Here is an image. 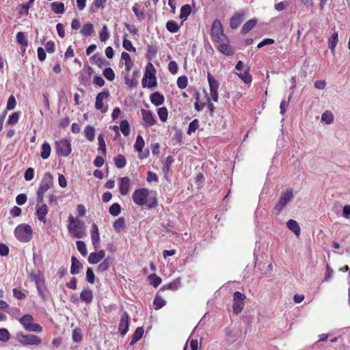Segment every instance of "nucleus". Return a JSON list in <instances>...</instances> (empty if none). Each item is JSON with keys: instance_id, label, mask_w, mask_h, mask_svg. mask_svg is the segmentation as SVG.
<instances>
[{"instance_id": "f257e3e1", "label": "nucleus", "mask_w": 350, "mask_h": 350, "mask_svg": "<svg viewBox=\"0 0 350 350\" xmlns=\"http://www.w3.org/2000/svg\"><path fill=\"white\" fill-rule=\"evenodd\" d=\"M149 193L150 191L146 188L136 189L132 195V199L138 206L146 205L148 208H155L158 204L157 199L156 197L148 198Z\"/></svg>"}, {"instance_id": "f03ea898", "label": "nucleus", "mask_w": 350, "mask_h": 350, "mask_svg": "<svg viewBox=\"0 0 350 350\" xmlns=\"http://www.w3.org/2000/svg\"><path fill=\"white\" fill-rule=\"evenodd\" d=\"M53 187V176L49 173L46 172L44 174L40 183L39 185L38 189L37 191V202L42 203L44 202V193Z\"/></svg>"}, {"instance_id": "7ed1b4c3", "label": "nucleus", "mask_w": 350, "mask_h": 350, "mask_svg": "<svg viewBox=\"0 0 350 350\" xmlns=\"http://www.w3.org/2000/svg\"><path fill=\"white\" fill-rule=\"evenodd\" d=\"M68 222V230L74 237L81 239L85 236V227L82 222L72 215L69 216Z\"/></svg>"}, {"instance_id": "20e7f679", "label": "nucleus", "mask_w": 350, "mask_h": 350, "mask_svg": "<svg viewBox=\"0 0 350 350\" xmlns=\"http://www.w3.org/2000/svg\"><path fill=\"white\" fill-rule=\"evenodd\" d=\"M14 235L19 241L27 243L32 239L33 230L29 224H19L14 230Z\"/></svg>"}, {"instance_id": "39448f33", "label": "nucleus", "mask_w": 350, "mask_h": 350, "mask_svg": "<svg viewBox=\"0 0 350 350\" xmlns=\"http://www.w3.org/2000/svg\"><path fill=\"white\" fill-rule=\"evenodd\" d=\"M211 36L212 41L214 42L227 41V37L224 33L221 23L217 19L215 20L213 23Z\"/></svg>"}, {"instance_id": "423d86ee", "label": "nucleus", "mask_w": 350, "mask_h": 350, "mask_svg": "<svg viewBox=\"0 0 350 350\" xmlns=\"http://www.w3.org/2000/svg\"><path fill=\"white\" fill-rule=\"evenodd\" d=\"M16 339L23 346H37L42 342V340L39 336L29 334H25L22 332L16 334Z\"/></svg>"}, {"instance_id": "0eeeda50", "label": "nucleus", "mask_w": 350, "mask_h": 350, "mask_svg": "<svg viewBox=\"0 0 350 350\" xmlns=\"http://www.w3.org/2000/svg\"><path fill=\"white\" fill-rule=\"evenodd\" d=\"M294 198L293 191L292 189H286L284 191L278 202L274 206L275 214H280L286 204L290 202Z\"/></svg>"}, {"instance_id": "6e6552de", "label": "nucleus", "mask_w": 350, "mask_h": 350, "mask_svg": "<svg viewBox=\"0 0 350 350\" xmlns=\"http://www.w3.org/2000/svg\"><path fill=\"white\" fill-rule=\"evenodd\" d=\"M143 87L154 88L157 85V80L155 77V69L151 63H148L146 66V72L142 79Z\"/></svg>"}, {"instance_id": "1a4fd4ad", "label": "nucleus", "mask_w": 350, "mask_h": 350, "mask_svg": "<svg viewBox=\"0 0 350 350\" xmlns=\"http://www.w3.org/2000/svg\"><path fill=\"white\" fill-rule=\"evenodd\" d=\"M55 148L57 154L61 157H67L72 151L70 142L65 139L56 142Z\"/></svg>"}, {"instance_id": "9d476101", "label": "nucleus", "mask_w": 350, "mask_h": 350, "mask_svg": "<svg viewBox=\"0 0 350 350\" xmlns=\"http://www.w3.org/2000/svg\"><path fill=\"white\" fill-rule=\"evenodd\" d=\"M246 296L239 291H235L233 295V312L235 314L240 313L244 306V301Z\"/></svg>"}, {"instance_id": "9b49d317", "label": "nucleus", "mask_w": 350, "mask_h": 350, "mask_svg": "<svg viewBox=\"0 0 350 350\" xmlns=\"http://www.w3.org/2000/svg\"><path fill=\"white\" fill-rule=\"evenodd\" d=\"M109 92H102L97 94L96 97L95 108L100 111L102 113H105L108 110V106L104 105V100L109 98Z\"/></svg>"}, {"instance_id": "f8f14e48", "label": "nucleus", "mask_w": 350, "mask_h": 350, "mask_svg": "<svg viewBox=\"0 0 350 350\" xmlns=\"http://www.w3.org/2000/svg\"><path fill=\"white\" fill-rule=\"evenodd\" d=\"M207 79L209 85L211 97L213 101L217 102L218 100L219 83L209 72L208 73Z\"/></svg>"}, {"instance_id": "ddd939ff", "label": "nucleus", "mask_w": 350, "mask_h": 350, "mask_svg": "<svg viewBox=\"0 0 350 350\" xmlns=\"http://www.w3.org/2000/svg\"><path fill=\"white\" fill-rule=\"evenodd\" d=\"M130 317L127 312L124 311L120 317L118 330L122 336H124L129 331Z\"/></svg>"}, {"instance_id": "4468645a", "label": "nucleus", "mask_w": 350, "mask_h": 350, "mask_svg": "<svg viewBox=\"0 0 350 350\" xmlns=\"http://www.w3.org/2000/svg\"><path fill=\"white\" fill-rule=\"evenodd\" d=\"M119 191L121 195L126 196L131 187V180L129 177H120L118 178Z\"/></svg>"}, {"instance_id": "2eb2a0df", "label": "nucleus", "mask_w": 350, "mask_h": 350, "mask_svg": "<svg viewBox=\"0 0 350 350\" xmlns=\"http://www.w3.org/2000/svg\"><path fill=\"white\" fill-rule=\"evenodd\" d=\"M36 215L38 219L44 223L46 222V215L49 212V208L46 204L38 203L37 202V204L36 206Z\"/></svg>"}, {"instance_id": "dca6fc26", "label": "nucleus", "mask_w": 350, "mask_h": 350, "mask_svg": "<svg viewBox=\"0 0 350 350\" xmlns=\"http://www.w3.org/2000/svg\"><path fill=\"white\" fill-rule=\"evenodd\" d=\"M141 113L142 115L143 120L145 126H152L156 123L153 113L151 111L142 109Z\"/></svg>"}, {"instance_id": "f3484780", "label": "nucleus", "mask_w": 350, "mask_h": 350, "mask_svg": "<svg viewBox=\"0 0 350 350\" xmlns=\"http://www.w3.org/2000/svg\"><path fill=\"white\" fill-rule=\"evenodd\" d=\"M91 239L94 249L97 250L99 247L100 234L98 228L95 224H93L91 227Z\"/></svg>"}, {"instance_id": "a211bd4d", "label": "nucleus", "mask_w": 350, "mask_h": 350, "mask_svg": "<svg viewBox=\"0 0 350 350\" xmlns=\"http://www.w3.org/2000/svg\"><path fill=\"white\" fill-rule=\"evenodd\" d=\"M105 256V252L103 250H99L98 252H92L88 256V262L90 264H97L104 259Z\"/></svg>"}, {"instance_id": "6ab92c4d", "label": "nucleus", "mask_w": 350, "mask_h": 350, "mask_svg": "<svg viewBox=\"0 0 350 350\" xmlns=\"http://www.w3.org/2000/svg\"><path fill=\"white\" fill-rule=\"evenodd\" d=\"M244 16V13L237 12L231 18L230 25L232 29H237L242 23Z\"/></svg>"}, {"instance_id": "aec40b11", "label": "nucleus", "mask_w": 350, "mask_h": 350, "mask_svg": "<svg viewBox=\"0 0 350 350\" xmlns=\"http://www.w3.org/2000/svg\"><path fill=\"white\" fill-rule=\"evenodd\" d=\"M219 45L217 46L218 50L226 55H232L234 53V51L228 44V40L222 42H217Z\"/></svg>"}, {"instance_id": "412c9836", "label": "nucleus", "mask_w": 350, "mask_h": 350, "mask_svg": "<svg viewBox=\"0 0 350 350\" xmlns=\"http://www.w3.org/2000/svg\"><path fill=\"white\" fill-rule=\"evenodd\" d=\"M150 102L155 106H160L165 101L164 96L158 92L152 93L150 96Z\"/></svg>"}, {"instance_id": "4be33fe9", "label": "nucleus", "mask_w": 350, "mask_h": 350, "mask_svg": "<svg viewBox=\"0 0 350 350\" xmlns=\"http://www.w3.org/2000/svg\"><path fill=\"white\" fill-rule=\"evenodd\" d=\"M80 299L86 304H90L93 300V293L90 289H84L80 293Z\"/></svg>"}, {"instance_id": "5701e85b", "label": "nucleus", "mask_w": 350, "mask_h": 350, "mask_svg": "<svg viewBox=\"0 0 350 350\" xmlns=\"http://www.w3.org/2000/svg\"><path fill=\"white\" fill-rule=\"evenodd\" d=\"M72 265L70 267V273L72 275H77L79 273L80 269L82 267V264L75 257L71 258Z\"/></svg>"}, {"instance_id": "b1692460", "label": "nucleus", "mask_w": 350, "mask_h": 350, "mask_svg": "<svg viewBox=\"0 0 350 350\" xmlns=\"http://www.w3.org/2000/svg\"><path fill=\"white\" fill-rule=\"evenodd\" d=\"M121 58L125 62L126 70L129 72L133 66V62L132 61L130 55L126 52H122L121 54Z\"/></svg>"}, {"instance_id": "393cba45", "label": "nucleus", "mask_w": 350, "mask_h": 350, "mask_svg": "<svg viewBox=\"0 0 350 350\" xmlns=\"http://www.w3.org/2000/svg\"><path fill=\"white\" fill-rule=\"evenodd\" d=\"M287 228L293 231L297 236L300 234V227L298 223L294 219H289L286 223Z\"/></svg>"}, {"instance_id": "a878e982", "label": "nucleus", "mask_w": 350, "mask_h": 350, "mask_svg": "<svg viewBox=\"0 0 350 350\" xmlns=\"http://www.w3.org/2000/svg\"><path fill=\"white\" fill-rule=\"evenodd\" d=\"M144 334V329L142 327H138L133 334L132 335V339L130 342V345H133L137 341H139L143 336Z\"/></svg>"}, {"instance_id": "bb28decb", "label": "nucleus", "mask_w": 350, "mask_h": 350, "mask_svg": "<svg viewBox=\"0 0 350 350\" xmlns=\"http://www.w3.org/2000/svg\"><path fill=\"white\" fill-rule=\"evenodd\" d=\"M51 8L55 14H63L65 11L64 4L62 2H53L51 4Z\"/></svg>"}, {"instance_id": "cd10ccee", "label": "nucleus", "mask_w": 350, "mask_h": 350, "mask_svg": "<svg viewBox=\"0 0 350 350\" xmlns=\"http://www.w3.org/2000/svg\"><path fill=\"white\" fill-rule=\"evenodd\" d=\"M84 135L90 142H93L95 138V129L92 126L88 125L84 129Z\"/></svg>"}, {"instance_id": "c85d7f7f", "label": "nucleus", "mask_w": 350, "mask_h": 350, "mask_svg": "<svg viewBox=\"0 0 350 350\" xmlns=\"http://www.w3.org/2000/svg\"><path fill=\"white\" fill-rule=\"evenodd\" d=\"M191 12V8L189 5L186 4L183 5L180 9V18L183 21L187 20Z\"/></svg>"}, {"instance_id": "c756f323", "label": "nucleus", "mask_w": 350, "mask_h": 350, "mask_svg": "<svg viewBox=\"0 0 350 350\" xmlns=\"http://www.w3.org/2000/svg\"><path fill=\"white\" fill-rule=\"evenodd\" d=\"M94 32V26L90 23H87L82 27V29L81 30V33L83 36H89L92 34Z\"/></svg>"}, {"instance_id": "7c9ffc66", "label": "nucleus", "mask_w": 350, "mask_h": 350, "mask_svg": "<svg viewBox=\"0 0 350 350\" xmlns=\"http://www.w3.org/2000/svg\"><path fill=\"white\" fill-rule=\"evenodd\" d=\"M51 146L46 142H44L42 145V151L40 156L43 159H46L49 157L51 154Z\"/></svg>"}, {"instance_id": "2f4dec72", "label": "nucleus", "mask_w": 350, "mask_h": 350, "mask_svg": "<svg viewBox=\"0 0 350 350\" xmlns=\"http://www.w3.org/2000/svg\"><path fill=\"white\" fill-rule=\"evenodd\" d=\"M180 26L174 21H168L166 23V29L170 33H176L179 31Z\"/></svg>"}, {"instance_id": "473e14b6", "label": "nucleus", "mask_w": 350, "mask_h": 350, "mask_svg": "<svg viewBox=\"0 0 350 350\" xmlns=\"http://www.w3.org/2000/svg\"><path fill=\"white\" fill-rule=\"evenodd\" d=\"M145 143L144 140L142 135H138L137 136L135 144H134V148L137 152H142V150L144 147Z\"/></svg>"}, {"instance_id": "72a5a7b5", "label": "nucleus", "mask_w": 350, "mask_h": 350, "mask_svg": "<svg viewBox=\"0 0 350 350\" xmlns=\"http://www.w3.org/2000/svg\"><path fill=\"white\" fill-rule=\"evenodd\" d=\"M128 36L127 33L124 34V40L122 42V46L123 47L128 51L130 52H135L136 49L133 46V44L131 41L128 40L126 38Z\"/></svg>"}, {"instance_id": "f704fd0d", "label": "nucleus", "mask_w": 350, "mask_h": 350, "mask_svg": "<svg viewBox=\"0 0 350 350\" xmlns=\"http://www.w3.org/2000/svg\"><path fill=\"white\" fill-rule=\"evenodd\" d=\"M338 33L334 31L332 36V37L329 39L328 45L329 48L331 49L332 52L334 53L335 51V48L338 43Z\"/></svg>"}, {"instance_id": "c9c22d12", "label": "nucleus", "mask_w": 350, "mask_h": 350, "mask_svg": "<svg viewBox=\"0 0 350 350\" xmlns=\"http://www.w3.org/2000/svg\"><path fill=\"white\" fill-rule=\"evenodd\" d=\"M114 163L118 168H123L126 165V159L122 154H118L114 158Z\"/></svg>"}, {"instance_id": "e433bc0d", "label": "nucleus", "mask_w": 350, "mask_h": 350, "mask_svg": "<svg viewBox=\"0 0 350 350\" xmlns=\"http://www.w3.org/2000/svg\"><path fill=\"white\" fill-rule=\"evenodd\" d=\"M157 113L161 122H165L167 121L168 117V111L165 107H159L157 109Z\"/></svg>"}, {"instance_id": "4c0bfd02", "label": "nucleus", "mask_w": 350, "mask_h": 350, "mask_svg": "<svg viewBox=\"0 0 350 350\" xmlns=\"http://www.w3.org/2000/svg\"><path fill=\"white\" fill-rule=\"evenodd\" d=\"M111 263V259L110 258H104L103 262H101L98 266V271L103 272L107 271Z\"/></svg>"}, {"instance_id": "58836bf2", "label": "nucleus", "mask_w": 350, "mask_h": 350, "mask_svg": "<svg viewBox=\"0 0 350 350\" xmlns=\"http://www.w3.org/2000/svg\"><path fill=\"white\" fill-rule=\"evenodd\" d=\"M33 321V317L30 314H25L19 319L20 323L23 325L25 329L32 323Z\"/></svg>"}, {"instance_id": "ea45409f", "label": "nucleus", "mask_w": 350, "mask_h": 350, "mask_svg": "<svg viewBox=\"0 0 350 350\" xmlns=\"http://www.w3.org/2000/svg\"><path fill=\"white\" fill-rule=\"evenodd\" d=\"M121 132L124 136H128L130 134L131 129L127 120H122L120 124Z\"/></svg>"}, {"instance_id": "a19ab883", "label": "nucleus", "mask_w": 350, "mask_h": 350, "mask_svg": "<svg viewBox=\"0 0 350 350\" xmlns=\"http://www.w3.org/2000/svg\"><path fill=\"white\" fill-rule=\"evenodd\" d=\"M237 75L243 80V81L246 84L251 83L252 81V77L249 72V69H247L243 73H237Z\"/></svg>"}, {"instance_id": "79ce46f5", "label": "nucleus", "mask_w": 350, "mask_h": 350, "mask_svg": "<svg viewBox=\"0 0 350 350\" xmlns=\"http://www.w3.org/2000/svg\"><path fill=\"white\" fill-rule=\"evenodd\" d=\"M256 24L255 20H250L247 21L243 26L241 31L243 33H248Z\"/></svg>"}, {"instance_id": "37998d69", "label": "nucleus", "mask_w": 350, "mask_h": 350, "mask_svg": "<svg viewBox=\"0 0 350 350\" xmlns=\"http://www.w3.org/2000/svg\"><path fill=\"white\" fill-rule=\"evenodd\" d=\"M165 301L159 295H157L154 299L153 304L155 310H159L163 308L165 305Z\"/></svg>"}, {"instance_id": "c03bdc74", "label": "nucleus", "mask_w": 350, "mask_h": 350, "mask_svg": "<svg viewBox=\"0 0 350 350\" xmlns=\"http://www.w3.org/2000/svg\"><path fill=\"white\" fill-rule=\"evenodd\" d=\"M16 38L17 42L20 44H21L23 46H25V47L27 46V45H28V40L26 38V37H25V36L23 32H21V31L18 32L16 33Z\"/></svg>"}, {"instance_id": "a18cd8bd", "label": "nucleus", "mask_w": 350, "mask_h": 350, "mask_svg": "<svg viewBox=\"0 0 350 350\" xmlns=\"http://www.w3.org/2000/svg\"><path fill=\"white\" fill-rule=\"evenodd\" d=\"M148 279L150 280V284L154 287H157L162 282L161 278L154 273L150 274L148 276Z\"/></svg>"}, {"instance_id": "49530a36", "label": "nucleus", "mask_w": 350, "mask_h": 350, "mask_svg": "<svg viewBox=\"0 0 350 350\" xmlns=\"http://www.w3.org/2000/svg\"><path fill=\"white\" fill-rule=\"evenodd\" d=\"M98 150H100L103 152L104 154H106V145L104 139V135L103 134H99L98 136Z\"/></svg>"}, {"instance_id": "de8ad7c7", "label": "nucleus", "mask_w": 350, "mask_h": 350, "mask_svg": "<svg viewBox=\"0 0 350 350\" xmlns=\"http://www.w3.org/2000/svg\"><path fill=\"white\" fill-rule=\"evenodd\" d=\"M109 213L113 216H118L121 212V206L118 203H113L109 209Z\"/></svg>"}, {"instance_id": "09e8293b", "label": "nucleus", "mask_w": 350, "mask_h": 350, "mask_svg": "<svg viewBox=\"0 0 350 350\" xmlns=\"http://www.w3.org/2000/svg\"><path fill=\"white\" fill-rule=\"evenodd\" d=\"M157 53V47L154 45H148L147 49L146 57L148 59H152L156 56Z\"/></svg>"}, {"instance_id": "8fccbe9b", "label": "nucleus", "mask_w": 350, "mask_h": 350, "mask_svg": "<svg viewBox=\"0 0 350 350\" xmlns=\"http://www.w3.org/2000/svg\"><path fill=\"white\" fill-rule=\"evenodd\" d=\"M72 339L75 342H80L82 340V334L79 328H75L72 331Z\"/></svg>"}, {"instance_id": "3c124183", "label": "nucleus", "mask_w": 350, "mask_h": 350, "mask_svg": "<svg viewBox=\"0 0 350 350\" xmlns=\"http://www.w3.org/2000/svg\"><path fill=\"white\" fill-rule=\"evenodd\" d=\"M78 251L83 256H85L88 254L85 243L82 241H77L76 243Z\"/></svg>"}, {"instance_id": "603ef678", "label": "nucleus", "mask_w": 350, "mask_h": 350, "mask_svg": "<svg viewBox=\"0 0 350 350\" xmlns=\"http://www.w3.org/2000/svg\"><path fill=\"white\" fill-rule=\"evenodd\" d=\"M125 225V220L123 217H119L116 219L113 224V227L117 232H120V230L124 228Z\"/></svg>"}, {"instance_id": "864d4df0", "label": "nucleus", "mask_w": 350, "mask_h": 350, "mask_svg": "<svg viewBox=\"0 0 350 350\" xmlns=\"http://www.w3.org/2000/svg\"><path fill=\"white\" fill-rule=\"evenodd\" d=\"M99 38L101 42H106L109 38L107 25H104L101 31L99 33Z\"/></svg>"}, {"instance_id": "5fc2aeb1", "label": "nucleus", "mask_w": 350, "mask_h": 350, "mask_svg": "<svg viewBox=\"0 0 350 350\" xmlns=\"http://www.w3.org/2000/svg\"><path fill=\"white\" fill-rule=\"evenodd\" d=\"M180 279L177 278L175 280H174L172 282H170V283L166 284L164 286V288L168 289V290L176 291V290H178V288L180 286Z\"/></svg>"}, {"instance_id": "6e6d98bb", "label": "nucleus", "mask_w": 350, "mask_h": 350, "mask_svg": "<svg viewBox=\"0 0 350 350\" xmlns=\"http://www.w3.org/2000/svg\"><path fill=\"white\" fill-rule=\"evenodd\" d=\"M321 120L327 124H331L334 120V117L330 111H326L322 114Z\"/></svg>"}, {"instance_id": "4d7b16f0", "label": "nucleus", "mask_w": 350, "mask_h": 350, "mask_svg": "<svg viewBox=\"0 0 350 350\" xmlns=\"http://www.w3.org/2000/svg\"><path fill=\"white\" fill-rule=\"evenodd\" d=\"M25 330L27 332L40 333L42 331V327L38 323H31L27 327H26Z\"/></svg>"}, {"instance_id": "13d9d810", "label": "nucleus", "mask_w": 350, "mask_h": 350, "mask_svg": "<svg viewBox=\"0 0 350 350\" xmlns=\"http://www.w3.org/2000/svg\"><path fill=\"white\" fill-rule=\"evenodd\" d=\"M104 77L109 81H112L115 79V73L111 68H106L103 72Z\"/></svg>"}, {"instance_id": "bf43d9fd", "label": "nucleus", "mask_w": 350, "mask_h": 350, "mask_svg": "<svg viewBox=\"0 0 350 350\" xmlns=\"http://www.w3.org/2000/svg\"><path fill=\"white\" fill-rule=\"evenodd\" d=\"M199 126V122L197 119L192 120L189 124L187 130V134L191 135L194 133Z\"/></svg>"}, {"instance_id": "052dcab7", "label": "nucleus", "mask_w": 350, "mask_h": 350, "mask_svg": "<svg viewBox=\"0 0 350 350\" xmlns=\"http://www.w3.org/2000/svg\"><path fill=\"white\" fill-rule=\"evenodd\" d=\"M92 60L100 68L102 67L106 62L103 57H101L97 54H95L92 57Z\"/></svg>"}, {"instance_id": "680f3d73", "label": "nucleus", "mask_w": 350, "mask_h": 350, "mask_svg": "<svg viewBox=\"0 0 350 350\" xmlns=\"http://www.w3.org/2000/svg\"><path fill=\"white\" fill-rule=\"evenodd\" d=\"M10 334L5 328L0 329V341L8 342L10 340Z\"/></svg>"}, {"instance_id": "e2e57ef3", "label": "nucleus", "mask_w": 350, "mask_h": 350, "mask_svg": "<svg viewBox=\"0 0 350 350\" xmlns=\"http://www.w3.org/2000/svg\"><path fill=\"white\" fill-rule=\"evenodd\" d=\"M177 86L180 89H185L188 84L187 78L185 76L179 77L177 79Z\"/></svg>"}, {"instance_id": "0e129e2a", "label": "nucleus", "mask_w": 350, "mask_h": 350, "mask_svg": "<svg viewBox=\"0 0 350 350\" xmlns=\"http://www.w3.org/2000/svg\"><path fill=\"white\" fill-rule=\"evenodd\" d=\"M19 115V112L13 113L12 115L9 116L7 124L10 125L16 124L18 122Z\"/></svg>"}, {"instance_id": "69168bd1", "label": "nucleus", "mask_w": 350, "mask_h": 350, "mask_svg": "<svg viewBox=\"0 0 350 350\" xmlns=\"http://www.w3.org/2000/svg\"><path fill=\"white\" fill-rule=\"evenodd\" d=\"M292 97V95H289L288 98V100H282L281 103H280V113L282 115H284L286 111V108L288 107V103L290 102V100Z\"/></svg>"}, {"instance_id": "338daca9", "label": "nucleus", "mask_w": 350, "mask_h": 350, "mask_svg": "<svg viewBox=\"0 0 350 350\" xmlns=\"http://www.w3.org/2000/svg\"><path fill=\"white\" fill-rule=\"evenodd\" d=\"M106 0H94L92 5V12H94L99 8H103Z\"/></svg>"}, {"instance_id": "774afa93", "label": "nucleus", "mask_w": 350, "mask_h": 350, "mask_svg": "<svg viewBox=\"0 0 350 350\" xmlns=\"http://www.w3.org/2000/svg\"><path fill=\"white\" fill-rule=\"evenodd\" d=\"M16 105V101L15 99V97L13 95L10 96L8 100L7 103V109L8 110H12L15 108Z\"/></svg>"}]
</instances>
